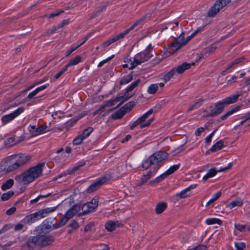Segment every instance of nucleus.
I'll list each match as a JSON object with an SVG mask.
<instances>
[{
	"label": "nucleus",
	"instance_id": "obj_10",
	"mask_svg": "<svg viewBox=\"0 0 250 250\" xmlns=\"http://www.w3.org/2000/svg\"><path fill=\"white\" fill-rule=\"evenodd\" d=\"M24 110V108L23 107H20L12 113L3 116L1 119L2 124L6 125L8 123L12 121L22 113Z\"/></svg>",
	"mask_w": 250,
	"mask_h": 250
},
{
	"label": "nucleus",
	"instance_id": "obj_42",
	"mask_svg": "<svg viewBox=\"0 0 250 250\" xmlns=\"http://www.w3.org/2000/svg\"><path fill=\"white\" fill-rule=\"evenodd\" d=\"M14 195V192L10 190L6 193H4L1 196V200L2 201L8 200L10 198L12 197Z\"/></svg>",
	"mask_w": 250,
	"mask_h": 250
},
{
	"label": "nucleus",
	"instance_id": "obj_45",
	"mask_svg": "<svg viewBox=\"0 0 250 250\" xmlns=\"http://www.w3.org/2000/svg\"><path fill=\"white\" fill-rule=\"evenodd\" d=\"M15 141V137H11L7 138L4 141V144L5 145H9V146H14L15 145H17L19 142H16V143H14Z\"/></svg>",
	"mask_w": 250,
	"mask_h": 250
},
{
	"label": "nucleus",
	"instance_id": "obj_21",
	"mask_svg": "<svg viewBox=\"0 0 250 250\" xmlns=\"http://www.w3.org/2000/svg\"><path fill=\"white\" fill-rule=\"evenodd\" d=\"M146 16L145 15L137 21H136L129 28H127L123 32L125 36L128 34L131 30H132L136 26L140 25L146 18Z\"/></svg>",
	"mask_w": 250,
	"mask_h": 250
},
{
	"label": "nucleus",
	"instance_id": "obj_40",
	"mask_svg": "<svg viewBox=\"0 0 250 250\" xmlns=\"http://www.w3.org/2000/svg\"><path fill=\"white\" fill-rule=\"evenodd\" d=\"M206 223L208 225H213L215 224H218L219 225L222 224V221L218 218H208L206 220Z\"/></svg>",
	"mask_w": 250,
	"mask_h": 250
},
{
	"label": "nucleus",
	"instance_id": "obj_51",
	"mask_svg": "<svg viewBox=\"0 0 250 250\" xmlns=\"http://www.w3.org/2000/svg\"><path fill=\"white\" fill-rule=\"evenodd\" d=\"M69 219H70L64 214L59 223L60 226L62 227L65 225Z\"/></svg>",
	"mask_w": 250,
	"mask_h": 250
},
{
	"label": "nucleus",
	"instance_id": "obj_11",
	"mask_svg": "<svg viewBox=\"0 0 250 250\" xmlns=\"http://www.w3.org/2000/svg\"><path fill=\"white\" fill-rule=\"evenodd\" d=\"M224 106L220 101L215 104L214 107L210 105L209 106V112L207 117H215L222 113L224 110Z\"/></svg>",
	"mask_w": 250,
	"mask_h": 250
},
{
	"label": "nucleus",
	"instance_id": "obj_28",
	"mask_svg": "<svg viewBox=\"0 0 250 250\" xmlns=\"http://www.w3.org/2000/svg\"><path fill=\"white\" fill-rule=\"evenodd\" d=\"M125 114V112H124L121 107L119 110L111 115V118L113 120L120 119Z\"/></svg>",
	"mask_w": 250,
	"mask_h": 250
},
{
	"label": "nucleus",
	"instance_id": "obj_34",
	"mask_svg": "<svg viewBox=\"0 0 250 250\" xmlns=\"http://www.w3.org/2000/svg\"><path fill=\"white\" fill-rule=\"evenodd\" d=\"M117 227V225L116 223L112 221H109L105 224V228L108 231H113Z\"/></svg>",
	"mask_w": 250,
	"mask_h": 250
},
{
	"label": "nucleus",
	"instance_id": "obj_38",
	"mask_svg": "<svg viewBox=\"0 0 250 250\" xmlns=\"http://www.w3.org/2000/svg\"><path fill=\"white\" fill-rule=\"evenodd\" d=\"M176 74L174 68H172L170 71L167 72L164 76V80L165 83L169 81L170 79Z\"/></svg>",
	"mask_w": 250,
	"mask_h": 250
},
{
	"label": "nucleus",
	"instance_id": "obj_22",
	"mask_svg": "<svg viewBox=\"0 0 250 250\" xmlns=\"http://www.w3.org/2000/svg\"><path fill=\"white\" fill-rule=\"evenodd\" d=\"M45 163L42 162L38 164L36 166L32 167L25 170L27 172H42L43 167H44Z\"/></svg>",
	"mask_w": 250,
	"mask_h": 250
},
{
	"label": "nucleus",
	"instance_id": "obj_39",
	"mask_svg": "<svg viewBox=\"0 0 250 250\" xmlns=\"http://www.w3.org/2000/svg\"><path fill=\"white\" fill-rule=\"evenodd\" d=\"M158 89V84L157 83L151 84L147 88V92L150 94H155Z\"/></svg>",
	"mask_w": 250,
	"mask_h": 250
},
{
	"label": "nucleus",
	"instance_id": "obj_41",
	"mask_svg": "<svg viewBox=\"0 0 250 250\" xmlns=\"http://www.w3.org/2000/svg\"><path fill=\"white\" fill-rule=\"evenodd\" d=\"M203 99H200L198 101L195 102L194 104L191 105L188 110V112H190L191 110L198 108L204 102Z\"/></svg>",
	"mask_w": 250,
	"mask_h": 250
},
{
	"label": "nucleus",
	"instance_id": "obj_36",
	"mask_svg": "<svg viewBox=\"0 0 250 250\" xmlns=\"http://www.w3.org/2000/svg\"><path fill=\"white\" fill-rule=\"evenodd\" d=\"M172 173H163L159 176L157 177L154 180H152L150 182V184H152L153 183H158L167 177L168 175H169Z\"/></svg>",
	"mask_w": 250,
	"mask_h": 250
},
{
	"label": "nucleus",
	"instance_id": "obj_15",
	"mask_svg": "<svg viewBox=\"0 0 250 250\" xmlns=\"http://www.w3.org/2000/svg\"><path fill=\"white\" fill-rule=\"evenodd\" d=\"M196 184L191 185L185 189L182 190L181 192L177 193L176 196L180 199L186 198L190 195V191L191 189H194L196 187Z\"/></svg>",
	"mask_w": 250,
	"mask_h": 250
},
{
	"label": "nucleus",
	"instance_id": "obj_20",
	"mask_svg": "<svg viewBox=\"0 0 250 250\" xmlns=\"http://www.w3.org/2000/svg\"><path fill=\"white\" fill-rule=\"evenodd\" d=\"M152 173H147L146 174H144L140 180L136 181L135 187L141 186L146 183L152 177Z\"/></svg>",
	"mask_w": 250,
	"mask_h": 250
},
{
	"label": "nucleus",
	"instance_id": "obj_9",
	"mask_svg": "<svg viewBox=\"0 0 250 250\" xmlns=\"http://www.w3.org/2000/svg\"><path fill=\"white\" fill-rule=\"evenodd\" d=\"M98 199L93 198L90 202L83 204L82 207V212L80 213L79 215H85L93 211L98 207Z\"/></svg>",
	"mask_w": 250,
	"mask_h": 250
},
{
	"label": "nucleus",
	"instance_id": "obj_50",
	"mask_svg": "<svg viewBox=\"0 0 250 250\" xmlns=\"http://www.w3.org/2000/svg\"><path fill=\"white\" fill-rule=\"evenodd\" d=\"M133 96V95L130 96H129V97H124L123 96V98H122V101L121 102V103L115 108H112V109H109L108 110V112H110V111H113V110H114L115 109L117 108V107H119L120 105H121L123 104H124V103H125L126 101H127L128 100H129L130 98H131L132 96Z\"/></svg>",
	"mask_w": 250,
	"mask_h": 250
},
{
	"label": "nucleus",
	"instance_id": "obj_62",
	"mask_svg": "<svg viewBox=\"0 0 250 250\" xmlns=\"http://www.w3.org/2000/svg\"><path fill=\"white\" fill-rule=\"evenodd\" d=\"M216 173H207L203 177V180L206 181V180H208V178L213 177V176H214Z\"/></svg>",
	"mask_w": 250,
	"mask_h": 250
},
{
	"label": "nucleus",
	"instance_id": "obj_55",
	"mask_svg": "<svg viewBox=\"0 0 250 250\" xmlns=\"http://www.w3.org/2000/svg\"><path fill=\"white\" fill-rule=\"evenodd\" d=\"M69 226L70 227H71L73 229H77L79 227V224L75 220H72L71 221V223L69 224Z\"/></svg>",
	"mask_w": 250,
	"mask_h": 250
},
{
	"label": "nucleus",
	"instance_id": "obj_49",
	"mask_svg": "<svg viewBox=\"0 0 250 250\" xmlns=\"http://www.w3.org/2000/svg\"><path fill=\"white\" fill-rule=\"evenodd\" d=\"M234 245L237 250H243L246 247L245 244L244 243L240 242H235Z\"/></svg>",
	"mask_w": 250,
	"mask_h": 250
},
{
	"label": "nucleus",
	"instance_id": "obj_2",
	"mask_svg": "<svg viewBox=\"0 0 250 250\" xmlns=\"http://www.w3.org/2000/svg\"><path fill=\"white\" fill-rule=\"evenodd\" d=\"M54 238L51 235H43L41 233L36 236H30L26 241L25 245L30 250H34L37 247L42 249L51 245Z\"/></svg>",
	"mask_w": 250,
	"mask_h": 250
},
{
	"label": "nucleus",
	"instance_id": "obj_27",
	"mask_svg": "<svg viewBox=\"0 0 250 250\" xmlns=\"http://www.w3.org/2000/svg\"><path fill=\"white\" fill-rule=\"evenodd\" d=\"M51 224V222H50L48 219H46L42 224V229L45 230L47 232L50 231L52 230Z\"/></svg>",
	"mask_w": 250,
	"mask_h": 250
},
{
	"label": "nucleus",
	"instance_id": "obj_35",
	"mask_svg": "<svg viewBox=\"0 0 250 250\" xmlns=\"http://www.w3.org/2000/svg\"><path fill=\"white\" fill-rule=\"evenodd\" d=\"M140 82V79H138L135 82L132 83L129 86H128L125 89V95L132 91L136 87L138 86V85Z\"/></svg>",
	"mask_w": 250,
	"mask_h": 250
},
{
	"label": "nucleus",
	"instance_id": "obj_12",
	"mask_svg": "<svg viewBox=\"0 0 250 250\" xmlns=\"http://www.w3.org/2000/svg\"><path fill=\"white\" fill-rule=\"evenodd\" d=\"M209 166V164L206 165L202 167L197 172H203L204 171H208V172H223L230 169L232 166V163H230L228 164V166L224 167H221L218 170L215 167H212L208 169Z\"/></svg>",
	"mask_w": 250,
	"mask_h": 250
},
{
	"label": "nucleus",
	"instance_id": "obj_56",
	"mask_svg": "<svg viewBox=\"0 0 250 250\" xmlns=\"http://www.w3.org/2000/svg\"><path fill=\"white\" fill-rule=\"evenodd\" d=\"M180 166V164H177L173 165L170 167L168 169H167L165 172H175L178 169Z\"/></svg>",
	"mask_w": 250,
	"mask_h": 250
},
{
	"label": "nucleus",
	"instance_id": "obj_17",
	"mask_svg": "<svg viewBox=\"0 0 250 250\" xmlns=\"http://www.w3.org/2000/svg\"><path fill=\"white\" fill-rule=\"evenodd\" d=\"M195 63L193 62L192 65H194ZM191 66V64L189 63L185 62L182 64L178 65L177 67L174 68L176 73L178 74H182L186 70L189 69Z\"/></svg>",
	"mask_w": 250,
	"mask_h": 250
},
{
	"label": "nucleus",
	"instance_id": "obj_16",
	"mask_svg": "<svg viewBox=\"0 0 250 250\" xmlns=\"http://www.w3.org/2000/svg\"><path fill=\"white\" fill-rule=\"evenodd\" d=\"M125 37V35L123 33V32L120 33L119 34L114 36L111 39H110L102 43V46L104 48L107 47L109 45H110L111 43L119 40L121 39H123Z\"/></svg>",
	"mask_w": 250,
	"mask_h": 250
},
{
	"label": "nucleus",
	"instance_id": "obj_23",
	"mask_svg": "<svg viewBox=\"0 0 250 250\" xmlns=\"http://www.w3.org/2000/svg\"><path fill=\"white\" fill-rule=\"evenodd\" d=\"M242 106V104H240V105H238L237 106H236L235 107H234V108H233L232 109H231V110H230L229 111H228V112H227L225 114H224L223 116H222L220 119L221 120H226V119L228 118V117L230 115H231L232 114H233V113H235L236 112L239 111L241 107Z\"/></svg>",
	"mask_w": 250,
	"mask_h": 250
},
{
	"label": "nucleus",
	"instance_id": "obj_64",
	"mask_svg": "<svg viewBox=\"0 0 250 250\" xmlns=\"http://www.w3.org/2000/svg\"><path fill=\"white\" fill-rule=\"evenodd\" d=\"M194 248L195 250H208L207 246L201 244L195 247Z\"/></svg>",
	"mask_w": 250,
	"mask_h": 250
},
{
	"label": "nucleus",
	"instance_id": "obj_63",
	"mask_svg": "<svg viewBox=\"0 0 250 250\" xmlns=\"http://www.w3.org/2000/svg\"><path fill=\"white\" fill-rule=\"evenodd\" d=\"M16 210V208L14 207L11 208L6 211V214L8 215H11L14 214Z\"/></svg>",
	"mask_w": 250,
	"mask_h": 250
},
{
	"label": "nucleus",
	"instance_id": "obj_48",
	"mask_svg": "<svg viewBox=\"0 0 250 250\" xmlns=\"http://www.w3.org/2000/svg\"><path fill=\"white\" fill-rule=\"evenodd\" d=\"M83 140L84 139L81 135H79L73 140V144L74 145H80Z\"/></svg>",
	"mask_w": 250,
	"mask_h": 250
},
{
	"label": "nucleus",
	"instance_id": "obj_14",
	"mask_svg": "<svg viewBox=\"0 0 250 250\" xmlns=\"http://www.w3.org/2000/svg\"><path fill=\"white\" fill-rule=\"evenodd\" d=\"M184 36L181 35L177 40L170 43L171 47L175 48V51H177L188 42V41H184Z\"/></svg>",
	"mask_w": 250,
	"mask_h": 250
},
{
	"label": "nucleus",
	"instance_id": "obj_31",
	"mask_svg": "<svg viewBox=\"0 0 250 250\" xmlns=\"http://www.w3.org/2000/svg\"><path fill=\"white\" fill-rule=\"evenodd\" d=\"M82 61V57L80 55H77L75 56L73 59L70 60L69 62L66 64V66L69 67L73 65L78 64Z\"/></svg>",
	"mask_w": 250,
	"mask_h": 250
},
{
	"label": "nucleus",
	"instance_id": "obj_32",
	"mask_svg": "<svg viewBox=\"0 0 250 250\" xmlns=\"http://www.w3.org/2000/svg\"><path fill=\"white\" fill-rule=\"evenodd\" d=\"M167 205L165 202L158 203L155 208V211L157 214L162 213L167 208Z\"/></svg>",
	"mask_w": 250,
	"mask_h": 250
},
{
	"label": "nucleus",
	"instance_id": "obj_61",
	"mask_svg": "<svg viewBox=\"0 0 250 250\" xmlns=\"http://www.w3.org/2000/svg\"><path fill=\"white\" fill-rule=\"evenodd\" d=\"M69 21V19L63 20L61 23H60L57 26L58 28V29L62 28L63 26L66 24H67Z\"/></svg>",
	"mask_w": 250,
	"mask_h": 250
},
{
	"label": "nucleus",
	"instance_id": "obj_57",
	"mask_svg": "<svg viewBox=\"0 0 250 250\" xmlns=\"http://www.w3.org/2000/svg\"><path fill=\"white\" fill-rule=\"evenodd\" d=\"M216 130H217V129L214 130L213 132H212L208 136L205 138L206 143L209 144L211 142V139Z\"/></svg>",
	"mask_w": 250,
	"mask_h": 250
},
{
	"label": "nucleus",
	"instance_id": "obj_29",
	"mask_svg": "<svg viewBox=\"0 0 250 250\" xmlns=\"http://www.w3.org/2000/svg\"><path fill=\"white\" fill-rule=\"evenodd\" d=\"M14 184V181L12 179H9L7 180L5 183H4L1 187L2 190H6L10 189Z\"/></svg>",
	"mask_w": 250,
	"mask_h": 250
},
{
	"label": "nucleus",
	"instance_id": "obj_6",
	"mask_svg": "<svg viewBox=\"0 0 250 250\" xmlns=\"http://www.w3.org/2000/svg\"><path fill=\"white\" fill-rule=\"evenodd\" d=\"M42 173H22L16 177L15 179L17 181L27 185L32 182L35 179L38 178Z\"/></svg>",
	"mask_w": 250,
	"mask_h": 250
},
{
	"label": "nucleus",
	"instance_id": "obj_24",
	"mask_svg": "<svg viewBox=\"0 0 250 250\" xmlns=\"http://www.w3.org/2000/svg\"><path fill=\"white\" fill-rule=\"evenodd\" d=\"M243 205V201L240 198H237L235 200L230 202L226 206V208L230 209L236 207H241Z\"/></svg>",
	"mask_w": 250,
	"mask_h": 250
},
{
	"label": "nucleus",
	"instance_id": "obj_18",
	"mask_svg": "<svg viewBox=\"0 0 250 250\" xmlns=\"http://www.w3.org/2000/svg\"><path fill=\"white\" fill-rule=\"evenodd\" d=\"M240 96V95L239 94H236L232 96L228 97L220 102L223 104L225 107L226 105H229V104H233L236 102L238 101V98Z\"/></svg>",
	"mask_w": 250,
	"mask_h": 250
},
{
	"label": "nucleus",
	"instance_id": "obj_7",
	"mask_svg": "<svg viewBox=\"0 0 250 250\" xmlns=\"http://www.w3.org/2000/svg\"><path fill=\"white\" fill-rule=\"evenodd\" d=\"M231 0H217L211 7L208 13L210 17H214L219 11L230 2Z\"/></svg>",
	"mask_w": 250,
	"mask_h": 250
},
{
	"label": "nucleus",
	"instance_id": "obj_4",
	"mask_svg": "<svg viewBox=\"0 0 250 250\" xmlns=\"http://www.w3.org/2000/svg\"><path fill=\"white\" fill-rule=\"evenodd\" d=\"M57 207L47 208L42 209L34 213L27 215L22 220V222L24 224H30L33 223L36 221L45 217L47 214L55 211Z\"/></svg>",
	"mask_w": 250,
	"mask_h": 250
},
{
	"label": "nucleus",
	"instance_id": "obj_37",
	"mask_svg": "<svg viewBox=\"0 0 250 250\" xmlns=\"http://www.w3.org/2000/svg\"><path fill=\"white\" fill-rule=\"evenodd\" d=\"M221 192L218 191L215 193L212 197V198L207 203L206 206L208 207L211 204L213 203L215 201L218 200L221 195Z\"/></svg>",
	"mask_w": 250,
	"mask_h": 250
},
{
	"label": "nucleus",
	"instance_id": "obj_5",
	"mask_svg": "<svg viewBox=\"0 0 250 250\" xmlns=\"http://www.w3.org/2000/svg\"><path fill=\"white\" fill-rule=\"evenodd\" d=\"M117 173H110L105 174L104 176L97 179L87 189L88 193H91L97 190L100 187L109 180H116L119 179V176Z\"/></svg>",
	"mask_w": 250,
	"mask_h": 250
},
{
	"label": "nucleus",
	"instance_id": "obj_13",
	"mask_svg": "<svg viewBox=\"0 0 250 250\" xmlns=\"http://www.w3.org/2000/svg\"><path fill=\"white\" fill-rule=\"evenodd\" d=\"M154 121V118H150L149 119L146 123L142 124V122H141L140 119L138 118L137 120H136L135 122L132 123L130 125V129L131 130H133L135 127H136L139 125H140V127L141 128H143L144 127L148 126L150 125L151 123Z\"/></svg>",
	"mask_w": 250,
	"mask_h": 250
},
{
	"label": "nucleus",
	"instance_id": "obj_33",
	"mask_svg": "<svg viewBox=\"0 0 250 250\" xmlns=\"http://www.w3.org/2000/svg\"><path fill=\"white\" fill-rule=\"evenodd\" d=\"M217 48L216 46L211 44L210 46L203 49L204 54L205 55V58L208 57L209 54L213 53Z\"/></svg>",
	"mask_w": 250,
	"mask_h": 250
},
{
	"label": "nucleus",
	"instance_id": "obj_3",
	"mask_svg": "<svg viewBox=\"0 0 250 250\" xmlns=\"http://www.w3.org/2000/svg\"><path fill=\"white\" fill-rule=\"evenodd\" d=\"M167 157V153L165 151H159L156 152L151 155L147 159L143 162L142 167L145 169H147L151 166L157 165V168L154 167V171H157L161 166L160 164H158Z\"/></svg>",
	"mask_w": 250,
	"mask_h": 250
},
{
	"label": "nucleus",
	"instance_id": "obj_30",
	"mask_svg": "<svg viewBox=\"0 0 250 250\" xmlns=\"http://www.w3.org/2000/svg\"><path fill=\"white\" fill-rule=\"evenodd\" d=\"M135 105V102L130 101L122 106V109H123L124 112H125V114H126L127 113L130 112Z\"/></svg>",
	"mask_w": 250,
	"mask_h": 250
},
{
	"label": "nucleus",
	"instance_id": "obj_52",
	"mask_svg": "<svg viewBox=\"0 0 250 250\" xmlns=\"http://www.w3.org/2000/svg\"><path fill=\"white\" fill-rule=\"evenodd\" d=\"M245 60V57L244 56H243L235 59L231 63V64L233 66V67H234L235 65L243 62Z\"/></svg>",
	"mask_w": 250,
	"mask_h": 250
},
{
	"label": "nucleus",
	"instance_id": "obj_58",
	"mask_svg": "<svg viewBox=\"0 0 250 250\" xmlns=\"http://www.w3.org/2000/svg\"><path fill=\"white\" fill-rule=\"evenodd\" d=\"M50 194L49 193V194H48L47 195H40L37 197H36L35 199L31 200L30 201V203L31 204L35 203L37 202L41 198H45V197H47L49 196L50 195Z\"/></svg>",
	"mask_w": 250,
	"mask_h": 250
},
{
	"label": "nucleus",
	"instance_id": "obj_25",
	"mask_svg": "<svg viewBox=\"0 0 250 250\" xmlns=\"http://www.w3.org/2000/svg\"><path fill=\"white\" fill-rule=\"evenodd\" d=\"M225 146L224 145V141L220 140L214 144L210 148L209 150L212 152H216L221 149Z\"/></svg>",
	"mask_w": 250,
	"mask_h": 250
},
{
	"label": "nucleus",
	"instance_id": "obj_46",
	"mask_svg": "<svg viewBox=\"0 0 250 250\" xmlns=\"http://www.w3.org/2000/svg\"><path fill=\"white\" fill-rule=\"evenodd\" d=\"M153 112V109H150L147 112H146L140 118H139V119L143 123L146 120V119H147L150 116V115L152 114Z\"/></svg>",
	"mask_w": 250,
	"mask_h": 250
},
{
	"label": "nucleus",
	"instance_id": "obj_26",
	"mask_svg": "<svg viewBox=\"0 0 250 250\" xmlns=\"http://www.w3.org/2000/svg\"><path fill=\"white\" fill-rule=\"evenodd\" d=\"M133 76L132 75V73H131L127 76L123 77L120 81L119 84L120 85H122L128 83L133 80Z\"/></svg>",
	"mask_w": 250,
	"mask_h": 250
},
{
	"label": "nucleus",
	"instance_id": "obj_59",
	"mask_svg": "<svg viewBox=\"0 0 250 250\" xmlns=\"http://www.w3.org/2000/svg\"><path fill=\"white\" fill-rule=\"evenodd\" d=\"M64 11L63 10L60 11L59 12H55L51 13L49 15L46 16V17L48 18H53L56 16H58L60 15L61 13H62Z\"/></svg>",
	"mask_w": 250,
	"mask_h": 250
},
{
	"label": "nucleus",
	"instance_id": "obj_43",
	"mask_svg": "<svg viewBox=\"0 0 250 250\" xmlns=\"http://www.w3.org/2000/svg\"><path fill=\"white\" fill-rule=\"evenodd\" d=\"M67 173H61L60 175L54 177L53 181H58L59 183H62L65 181L66 179Z\"/></svg>",
	"mask_w": 250,
	"mask_h": 250
},
{
	"label": "nucleus",
	"instance_id": "obj_54",
	"mask_svg": "<svg viewBox=\"0 0 250 250\" xmlns=\"http://www.w3.org/2000/svg\"><path fill=\"white\" fill-rule=\"evenodd\" d=\"M58 29V28H57L56 26H53L52 28L48 29L44 34L47 36H49L54 33Z\"/></svg>",
	"mask_w": 250,
	"mask_h": 250
},
{
	"label": "nucleus",
	"instance_id": "obj_47",
	"mask_svg": "<svg viewBox=\"0 0 250 250\" xmlns=\"http://www.w3.org/2000/svg\"><path fill=\"white\" fill-rule=\"evenodd\" d=\"M85 164L84 161H82L77 163L75 166L72 168L70 172H75L78 170L80 167H83Z\"/></svg>",
	"mask_w": 250,
	"mask_h": 250
},
{
	"label": "nucleus",
	"instance_id": "obj_8",
	"mask_svg": "<svg viewBox=\"0 0 250 250\" xmlns=\"http://www.w3.org/2000/svg\"><path fill=\"white\" fill-rule=\"evenodd\" d=\"M152 56V55H147L144 51L139 53L133 58V61L130 64L128 68L129 69H134L138 65L148 61Z\"/></svg>",
	"mask_w": 250,
	"mask_h": 250
},
{
	"label": "nucleus",
	"instance_id": "obj_53",
	"mask_svg": "<svg viewBox=\"0 0 250 250\" xmlns=\"http://www.w3.org/2000/svg\"><path fill=\"white\" fill-rule=\"evenodd\" d=\"M234 227L236 229L241 232H245L247 229L246 225H243L239 224H235Z\"/></svg>",
	"mask_w": 250,
	"mask_h": 250
},
{
	"label": "nucleus",
	"instance_id": "obj_44",
	"mask_svg": "<svg viewBox=\"0 0 250 250\" xmlns=\"http://www.w3.org/2000/svg\"><path fill=\"white\" fill-rule=\"evenodd\" d=\"M93 131V127H88L83 131L82 133L80 135L84 139L89 136Z\"/></svg>",
	"mask_w": 250,
	"mask_h": 250
},
{
	"label": "nucleus",
	"instance_id": "obj_1",
	"mask_svg": "<svg viewBox=\"0 0 250 250\" xmlns=\"http://www.w3.org/2000/svg\"><path fill=\"white\" fill-rule=\"evenodd\" d=\"M31 159L25 154L19 153L6 157L0 164V172H12L23 166Z\"/></svg>",
	"mask_w": 250,
	"mask_h": 250
},
{
	"label": "nucleus",
	"instance_id": "obj_19",
	"mask_svg": "<svg viewBox=\"0 0 250 250\" xmlns=\"http://www.w3.org/2000/svg\"><path fill=\"white\" fill-rule=\"evenodd\" d=\"M80 206L74 205L66 211L65 214L70 219L80 210Z\"/></svg>",
	"mask_w": 250,
	"mask_h": 250
},
{
	"label": "nucleus",
	"instance_id": "obj_60",
	"mask_svg": "<svg viewBox=\"0 0 250 250\" xmlns=\"http://www.w3.org/2000/svg\"><path fill=\"white\" fill-rule=\"evenodd\" d=\"M79 47L80 45H77V46L74 47H71L70 49L66 52V55H65V57H68L73 51H74L75 50H76Z\"/></svg>",
	"mask_w": 250,
	"mask_h": 250
}]
</instances>
